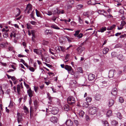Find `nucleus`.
Instances as JSON below:
<instances>
[{
  "label": "nucleus",
  "mask_w": 126,
  "mask_h": 126,
  "mask_svg": "<svg viewBox=\"0 0 126 126\" xmlns=\"http://www.w3.org/2000/svg\"><path fill=\"white\" fill-rule=\"evenodd\" d=\"M75 99L72 96H69L67 98V102L68 104L70 105H73L75 103Z\"/></svg>",
  "instance_id": "nucleus-1"
},
{
  "label": "nucleus",
  "mask_w": 126,
  "mask_h": 126,
  "mask_svg": "<svg viewBox=\"0 0 126 126\" xmlns=\"http://www.w3.org/2000/svg\"><path fill=\"white\" fill-rule=\"evenodd\" d=\"M97 110V109L94 107L90 108L89 110V113L90 114L94 115L96 113Z\"/></svg>",
  "instance_id": "nucleus-2"
},
{
  "label": "nucleus",
  "mask_w": 126,
  "mask_h": 126,
  "mask_svg": "<svg viewBox=\"0 0 126 126\" xmlns=\"http://www.w3.org/2000/svg\"><path fill=\"white\" fill-rule=\"evenodd\" d=\"M16 118L18 124L21 123V122L23 121L22 115L20 113L17 112V114Z\"/></svg>",
  "instance_id": "nucleus-3"
},
{
  "label": "nucleus",
  "mask_w": 126,
  "mask_h": 126,
  "mask_svg": "<svg viewBox=\"0 0 126 126\" xmlns=\"http://www.w3.org/2000/svg\"><path fill=\"white\" fill-rule=\"evenodd\" d=\"M32 6L30 4H28L27 5L25 11V12L27 11V13L29 14L30 13V11H31L32 10Z\"/></svg>",
  "instance_id": "nucleus-4"
},
{
  "label": "nucleus",
  "mask_w": 126,
  "mask_h": 126,
  "mask_svg": "<svg viewBox=\"0 0 126 126\" xmlns=\"http://www.w3.org/2000/svg\"><path fill=\"white\" fill-rule=\"evenodd\" d=\"M85 48L84 47H82L81 45L78 47L76 50L79 54H81L83 51L85 49Z\"/></svg>",
  "instance_id": "nucleus-5"
},
{
  "label": "nucleus",
  "mask_w": 126,
  "mask_h": 126,
  "mask_svg": "<svg viewBox=\"0 0 126 126\" xmlns=\"http://www.w3.org/2000/svg\"><path fill=\"white\" fill-rule=\"evenodd\" d=\"M33 91H32L30 87L27 90V93L30 98V100H31V98L33 96Z\"/></svg>",
  "instance_id": "nucleus-6"
},
{
  "label": "nucleus",
  "mask_w": 126,
  "mask_h": 126,
  "mask_svg": "<svg viewBox=\"0 0 126 126\" xmlns=\"http://www.w3.org/2000/svg\"><path fill=\"white\" fill-rule=\"evenodd\" d=\"M116 73V71L115 70L112 69L110 70L109 72V77L110 78L113 77L114 74Z\"/></svg>",
  "instance_id": "nucleus-7"
},
{
  "label": "nucleus",
  "mask_w": 126,
  "mask_h": 126,
  "mask_svg": "<svg viewBox=\"0 0 126 126\" xmlns=\"http://www.w3.org/2000/svg\"><path fill=\"white\" fill-rule=\"evenodd\" d=\"M65 124L67 126H73V122L70 119L67 120Z\"/></svg>",
  "instance_id": "nucleus-8"
},
{
  "label": "nucleus",
  "mask_w": 126,
  "mask_h": 126,
  "mask_svg": "<svg viewBox=\"0 0 126 126\" xmlns=\"http://www.w3.org/2000/svg\"><path fill=\"white\" fill-rule=\"evenodd\" d=\"M59 111V109L58 108H53L51 111V112L53 114L55 115L57 114Z\"/></svg>",
  "instance_id": "nucleus-9"
},
{
  "label": "nucleus",
  "mask_w": 126,
  "mask_h": 126,
  "mask_svg": "<svg viewBox=\"0 0 126 126\" xmlns=\"http://www.w3.org/2000/svg\"><path fill=\"white\" fill-rule=\"evenodd\" d=\"M50 120L51 122L55 123L57 122V118L56 117L52 116L50 118Z\"/></svg>",
  "instance_id": "nucleus-10"
},
{
  "label": "nucleus",
  "mask_w": 126,
  "mask_h": 126,
  "mask_svg": "<svg viewBox=\"0 0 126 126\" xmlns=\"http://www.w3.org/2000/svg\"><path fill=\"white\" fill-rule=\"evenodd\" d=\"M114 103V101L112 99H110L109 100L108 105L109 107L112 106Z\"/></svg>",
  "instance_id": "nucleus-11"
},
{
  "label": "nucleus",
  "mask_w": 126,
  "mask_h": 126,
  "mask_svg": "<svg viewBox=\"0 0 126 126\" xmlns=\"http://www.w3.org/2000/svg\"><path fill=\"white\" fill-rule=\"evenodd\" d=\"M113 95L116 96L117 94V89L116 88H114L112 90L111 93Z\"/></svg>",
  "instance_id": "nucleus-12"
},
{
  "label": "nucleus",
  "mask_w": 126,
  "mask_h": 126,
  "mask_svg": "<svg viewBox=\"0 0 126 126\" xmlns=\"http://www.w3.org/2000/svg\"><path fill=\"white\" fill-rule=\"evenodd\" d=\"M95 77V75L93 74H90L88 76V79L89 80H92L94 79Z\"/></svg>",
  "instance_id": "nucleus-13"
},
{
  "label": "nucleus",
  "mask_w": 126,
  "mask_h": 126,
  "mask_svg": "<svg viewBox=\"0 0 126 126\" xmlns=\"http://www.w3.org/2000/svg\"><path fill=\"white\" fill-rule=\"evenodd\" d=\"M95 2V0H90L88 1L87 3L88 4L94 5L96 4Z\"/></svg>",
  "instance_id": "nucleus-14"
},
{
  "label": "nucleus",
  "mask_w": 126,
  "mask_h": 126,
  "mask_svg": "<svg viewBox=\"0 0 126 126\" xmlns=\"http://www.w3.org/2000/svg\"><path fill=\"white\" fill-rule=\"evenodd\" d=\"M64 68L68 72L70 71V70H71L72 68V67L70 66H69L67 65H65L64 67Z\"/></svg>",
  "instance_id": "nucleus-15"
},
{
  "label": "nucleus",
  "mask_w": 126,
  "mask_h": 126,
  "mask_svg": "<svg viewBox=\"0 0 126 126\" xmlns=\"http://www.w3.org/2000/svg\"><path fill=\"white\" fill-rule=\"evenodd\" d=\"M117 58L118 59L121 61H123L124 59V57L122 54L119 55L118 56Z\"/></svg>",
  "instance_id": "nucleus-16"
},
{
  "label": "nucleus",
  "mask_w": 126,
  "mask_h": 126,
  "mask_svg": "<svg viewBox=\"0 0 126 126\" xmlns=\"http://www.w3.org/2000/svg\"><path fill=\"white\" fill-rule=\"evenodd\" d=\"M109 50V49L108 48L105 47L103 49V53L104 54H106L108 53Z\"/></svg>",
  "instance_id": "nucleus-17"
},
{
  "label": "nucleus",
  "mask_w": 126,
  "mask_h": 126,
  "mask_svg": "<svg viewBox=\"0 0 126 126\" xmlns=\"http://www.w3.org/2000/svg\"><path fill=\"white\" fill-rule=\"evenodd\" d=\"M6 44H8V43L7 42H6L5 43L4 42H2L0 44V45L1 47L2 48H5V47L6 46L5 45Z\"/></svg>",
  "instance_id": "nucleus-18"
},
{
  "label": "nucleus",
  "mask_w": 126,
  "mask_h": 126,
  "mask_svg": "<svg viewBox=\"0 0 126 126\" xmlns=\"http://www.w3.org/2000/svg\"><path fill=\"white\" fill-rule=\"evenodd\" d=\"M111 123V125L113 126H116L118 124V122L115 120L112 121Z\"/></svg>",
  "instance_id": "nucleus-19"
},
{
  "label": "nucleus",
  "mask_w": 126,
  "mask_h": 126,
  "mask_svg": "<svg viewBox=\"0 0 126 126\" xmlns=\"http://www.w3.org/2000/svg\"><path fill=\"white\" fill-rule=\"evenodd\" d=\"M33 51L38 54H41V52L37 49H33Z\"/></svg>",
  "instance_id": "nucleus-20"
},
{
  "label": "nucleus",
  "mask_w": 126,
  "mask_h": 126,
  "mask_svg": "<svg viewBox=\"0 0 126 126\" xmlns=\"http://www.w3.org/2000/svg\"><path fill=\"white\" fill-rule=\"evenodd\" d=\"M23 109L26 114L29 113V109L26 106H24L23 107Z\"/></svg>",
  "instance_id": "nucleus-21"
},
{
  "label": "nucleus",
  "mask_w": 126,
  "mask_h": 126,
  "mask_svg": "<svg viewBox=\"0 0 126 126\" xmlns=\"http://www.w3.org/2000/svg\"><path fill=\"white\" fill-rule=\"evenodd\" d=\"M98 13L100 14L103 15H104L103 14V13H106L105 11L104 10H97Z\"/></svg>",
  "instance_id": "nucleus-22"
},
{
  "label": "nucleus",
  "mask_w": 126,
  "mask_h": 126,
  "mask_svg": "<svg viewBox=\"0 0 126 126\" xmlns=\"http://www.w3.org/2000/svg\"><path fill=\"white\" fill-rule=\"evenodd\" d=\"M106 27H102L98 31L99 32H103L106 30Z\"/></svg>",
  "instance_id": "nucleus-23"
},
{
  "label": "nucleus",
  "mask_w": 126,
  "mask_h": 126,
  "mask_svg": "<svg viewBox=\"0 0 126 126\" xmlns=\"http://www.w3.org/2000/svg\"><path fill=\"white\" fill-rule=\"evenodd\" d=\"M116 26V25H113L107 28V29L108 30H111L114 28Z\"/></svg>",
  "instance_id": "nucleus-24"
},
{
  "label": "nucleus",
  "mask_w": 126,
  "mask_h": 126,
  "mask_svg": "<svg viewBox=\"0 0 126 126\" xmlns=\"http://www.w3.org/2000/svg\"><path fill=\"white\" fill-rule=\"evenodd\" d=\"M64 110L67 111L69 110V105L67 104H66L64 106Z\"/></svg>",
  "instance_id": "nucleus-25"
},
{
  "label": "nucleus",
  "mask_w": 126,
  "mask_h": 126,
  "mask_svg": "<svg viewBox=\"0 0 126 126\" xmlns=\"http://www.w3.org/2000/svg\"><path fill=\"white\" fill-rule=\"evenodd\" d=\"M89 105V104L87 102H85L83 103V106L85 108H88Z\"/></svg>",
  "instance_id": "nucleus-26"
},
{
  "label": "nucleus",
  "mask_w": 126,
  "mask_h": 126,
  "mask_svg": "<svg viewBox=\"0 0 126 126\" xmlns=\"http://www.w3.org/2000/svg\"><path fill=\"white\" fill-rule=\"evenodd\" d=\"M85 112L82 110L79 111V114L80 116L83 117L84 114Z\"/></svg>",
  "instance_id": "nucleus-27"
},
{
  "label": "nucleus",
  "mask_w": 126,
  "mask_h": 126,
  "mask_svg": "<svg viewBox=\"0 0 126 126\" xmlns=\"http://www.w3.org/2000/svg\"><path fill=\"white\" fill-rule=\"evenodd\" d=\"M79 74V73L78 72H75L74 74L73 75L74 76V78L75 79L78 78Z\"/></svg>",
  "instance_id": "nucleus-28"
},
{
  "label": "nucleus",
  "mask_w": 126,
  "mask_h": 126,
  "mask_svg": "<svg viewBox=\"0 0 126 126\" xmlns=\"http://www.w3.org/2000/svg\"><path fill=\"white\" fill-rule=\"evenodd\" d=\"M51 27L56 29L59 30L60 29V28L59 27L55 25H52L51 26Z\"/></svg>",
  "instance_id": "nucleus-29"
},
{
  "label": "nucleus",
  "mask_w": 126,
  "mask_h": 126,
  "mask_svg": "<svg viewBox=\"0 0 126 126\" xmlns=\"http://www.w3.org/2000/svg\"><path fill=\"white\" fill-rule=\"evenodd\" d=\"M117 117L119 118L120 119H122V116L120 113L119 112H118L117 113Z\"/></svg>",
  "instance_id": "nucleus-30"
},
{
  "label": "nucleus",
  "mask_w": 126,
  "mask_h": 126,
  "mask_svg": "<svg viewBox=\"0 0 126 126\" xmlns=\"http://www.w3.org/2000/svg\"><path fill=\"white\" fill-rule=\"evenodd\" d=\"M112 112L110 110H108L107 113V115L108 117H109L111 115Z\"/></svg>",
  "instance_id": "nucleus-31"
},
{
  "label": "nucleus",
  "mask_w": 126,
  "mask_h": 126,
  "mask_svg": "<svg viewBox=\"0 0 126 126\" xmlns=\"http://www.w3.org/2000/svg\"><path fill=\"white\" fill-rule=\"evenodd\" d=\"M58 12V9L57 8H55L54 9L53 11V14L55 15L57 14Z\"/></svg>",
  "instance_id": "nucleus-32"
},
{
  "label": "nucleus",
  "mask_w": 126,
  "mask_h": 126,
  "mask_svg": "<svg viewBox=\"0 0 126 126\" xmlns=\"http://www.w3.org/2000/svg\"><path fill=\"white\" fill-rule=\"evenodd\" d=\"M49 31H50V30H46L45 32V34H52V33L51 32H49Z\"/></svg>",
  "instance_id": "nucleus-33"
},
{
  "label": "nucleus",
  "mask_w": 126,
  "mask_h": 126,
  "mask_svg": "<svg viewBox=\"0 0 126 126\" xmlns=\"http://www.w3.org/2000/svg\"><path fill=\"white\" fill-rule=\"evenodd\" d=\"M16 9L17 11V12H18V14L16 15V17H17V16H18L19 15L21 11H20V9L18 8H16Z\"/></svg>",
  "instance_id": "nucleus-34"
},
{
  "label": "nucleus",
  "mask_w": 126,
  "mask_h": 126,
  "mask_svg": "<svg viewBox=\"0 0 126 126\" xmlns=\"http://www.w3.org/2000/svg\"><path fill=\"white\" fill-rule=\"evenodd\" d=\"M103 124H104L105 126H109V124L108 122L106 121H102Z\"/></svg>",
  "instance_id": "nucleus-35"
},
{
  "label": "nucleus",
  "mask_w": 126,
  "mask_h": 126,
  "mask_svg": "<svg viewBox=\"0 0 126 126\" xmlns=\"http://www.w3.org/2000/svg\"><path fill=\"white\" fill-rule=\"evenodd\" d=\"M68 72L69 73L72 75H74L75 73L73 70L72 69V68L71 69V70H70V71H69Z\"/></svg>",
  "instance_id": "nucleus-36"
},
{
  "label": "nucleus",
  "mask_w": 126,
  "mask_h": 126,
  "mask_svg": "<svg viewBox=\"0 0 126 126\" xmlns=\"http://www.w3.org/2000/svg\"><path fill=\"white\" fill-rule=\"evenodd\" d=\"M83 7L82 5H78L77 6V8L78 10H80Z\"/></svg>",
  "instance_id": "nucleus-37"
},
{
  "label": "nucleus",
  "mask_w": 126,
  "mask_h": 126,
  "mask_svg": "<svg viewBox=\"0 0 126 126\" xmlns=\"http://www.w3.org/2000/svg\"><path fill=\"white\" fill-rule=\"evenodd\" d=\"M122 46V45L121 44H118L115 46L114 47V48H117L121 47Z\"/></svg>",
  "instance_id": "nucleus-38"
},
{
  "label": "nucleus",
  "mask_w": 126,
  "mask_h": 126,
  "mask_svg": "<svg viewBox=\"0 0 126 126\" xmlns=\"http://www.w3.org/2000/svg\"><path fill=\"white\" fill-rule=\"evenodd\" d=\"M80 31L78 30L75 31V33L74 34V35L76 37L79 34Z\"/></svg>",
  "instance_id": "nucleus-39"
},
{
  "label": "nucleus",
  "mask_w": 126,
  "mask_h": 126,
  "mask_svg": "<svg viewBox=\"0 0 126 126\" xmlns=\"http://www.w3.org/2000/svg\"><path fill=\"white\" fill-rule=\"evenodd\" d=\"M3 33V36L4 37L6 38L8 36V33L6 32H5L4 33Z\"/></svg>",
  "instance_id": "nucleus-40"
},
{
  "label": "nucleus",
  "mask_w": 126,
  "mask_h": 126,
  "mask_svg": "<svg viewBox=\"0 0 126 126\" xmlns=\"http://www.w3.org/2000/svg\"><path fill=\"white\" fill-rule=\"evenodd\" d=\"M35 11H36V15L38 17H40V13L39 11L37 10L36 9H35Z\"/></svg>",
  "instance_id": "nucleus-41"
},
{
  "label": "nucleus",
  "mask_w": 126,
  "mask_h": 126,
  "mask_svg": "<svg viewBox=\"0 0 126 126\" xmlns=\"http://www.w3.org/2000/svg\"><path fill=\"white\" fill-rule=\"evenodd\" d=\"M28 69L31 71L32 72H33L35 71L34 69L32 67L30 66Z\"/></svg>",
  "instance_id": "nucleus-42"
},
{
  "label": "nucleus",
  "mask_w": 126,
  "mask_h": 126,
  "mask_svg": "<svg viewBox=\"0 0 126 126\" xmlns=\"http://www.w3.org/2000/svg\"><path fill=\"white\" fill-rule=\"evenodd\" d=\"M119 102L121 103H123L124 101V100L122 97H120L119 98Z\"/></svg>",
  "instance_id": "nucleus-43"
},
{
  "label": "nucleus",
  "mask_w": 126,
  "mask_h": 126,
  "mask_svg": "<svg viewBox=\"0 0 126 126\" xmlns=\"http://www.w3.org/2000/svg\"><path fill=\"white\" fill-rule=\"evenodd\" d=\"M86 100L87 101V102L88 103V102H90L92 100L91 98L90 97H87L86 99Z\"/></svg>",
  "instance_id": "nucleus-44"
},
{
  "label": "nucleus",
  "mask_w": 126,
  "mask_h": 126,
  "mask_svg": "<svg viewBox=\"0 0 126 126\" xmlns=\"http://www.w3.org/2000/svg\"><path fill=\"white\" fill-rule=\"evenodd\" d=\"M13 106V103L11 101H10V104L8 106V107L10 108H11Z\"/></svg>",
  "instance_id": "nucleus-45"
},
{
  "label": "nucleus",
  "mask_w": 126,
  "mask_h": 126,
  "mask_svg": "<svg viewBox=\"0 0 126 126\" xmlns=\"http://www.w3.org/2000/svg\"><path fill=\"white\" fill-rule=\"evenodd\" d=\"M34 91H35V92L36 93H37V90L39 89L38 87V86H34Z\"/></svg>",
  "instance_id": "nucleus-46"
},
{
  "label": "nucleus",
  "mask_w": 126,
  "mask_h": 126,
  "mask_svg": "<svg viewBox=\"0 0 126 126\" xmlns=\"http://www.w3.org/2000/svg\"><path fill=\"white\" fill-rule=\"evenodd\" d=\"M78 70L79 72L80 73H82L83 72V70L81 67L78 68Z\"/></svg>",
  "instance_id": "nucleus-47"
},
{
  "label": "nucleus",
  "mask_w": 126,
  "mask_h": 126,
  "mask_svg": "<svg viewBox=\"0 0 126 126\" xmlns=\"http://www.w3.org/2000/svg\"><path fill=\"white\" fill-rule=\"evenodd\" d=\"M125 24H126V22L125 21L123 20L121 21V26L123 27Z\"/></svg>",
  "instance_id": "nucleus-48"
},
{
  "label": "nucleus",
  "mask_w": 126,
  "mask_h": 126,
  "mask_svg": "<svg viewBox=\"0 0 126 126\" xmlns=\"http://www.w3.org/2000/svg\"><path fill=\"white\" fill-rule=\"evenodd\" d=\"M17 91H20V85L18 84L17 85Z\"/></svg>",
  "instance_id": "nucleus-49"
},
{
  "label": "nucleus",
  "mask_w": 126,
  "mask_h": 126,
  "mask_svg": "<svg viewBox=\"0 0 126 126\" xmlns=\"http://www.w3.org/2000/svg\"><path fill=\"white\" fill-rule=\"evenodd\" d=\"M34 13V12L33 11L30 14V16H31V17L32 18H34L33 16Z\"/></svg>",
  "instance_id": "nucleus-50"
},
{
  "label": "nucleus",
  "mask_w": 126,
  "mask_h": 126,
  "mask_svg": "<svg viewBox=\"0 0 126 126\" xmlns=\"http://www.w3.org/2000/svg\"><path fill=\"white\" fill-rule=\"evenodd\" d=\"M71 24L72 25L75 26L76 25V23L74 21H72L71 22Z\"/></svg>",
  "instance_id": "nucleus-51"
},
{
  "label": "nucleus",
  "mask_w": 126,
  "mask_h": 126,
  "mask_svg": "<svg viewBox=\"0 0 126 126\" xmlns=\"http://www.w3.org/2000/svg\"><path fill=\"white\" fill-rule=\"evenodd\" d=\"M85 118L87 121H89L90 120V118L88 115H86L85 117Z\"/></svg>",
  "instance_id": "nucleus-52"
},
{
  "label": "nucleus",
  "mask_w": 126,
  "mask_h": 126,
  "mask_svg": "<svg viewBox=\"0 0 126 126\" xmlns=\"http://www.w3.org/2000/svg\"><path fill=\"white\" fill-rule=\"evenodd\" d=\"M83 36V34L80 33L79 34V35H78L77 37L78 38H81Z\"/></svg>",
  "instance_id": "nucleus-53"
},
{
  "label": "nucleus",
  "mask_w": 126,
  "mask_h": 126,
  "mask_svg": "<svg viewBox=\"0 0 126 126\" xmlns=\"http://www.w3.org/2000/svg\"><path fill=\"white\" fill-rule=\"evenodd\" d=\"M33 111V109H32V107L31 106L30 107V115L31 116L32 114V112Z\"/></svg>",
  "instance_id": "nucleus-54"
},
{
  "label": "nucleus",
  "mask_w": 126,
  "mask_h": 126,
  "mask_svg": "<svg viewBox=\"0 0 126 126\" xmlns=\"http://www.w3.org/2000/svg\"><path fill=\"white\" fill-rule=\"evenodd\" d=\"M34 104L36 107H37V102L36 100H35L33 102Z\"/></svg>",
  "instance_id": "nucleus-55"
},
{
  "label": "nucleus",
  "mask_w": 126,
  "mask_h": 126,
  "mask_svg": "<svg viewBox=\"0 0 126 126\" xmlns=\"http://www.w3.org/2000/svg\"><path fill=\"white\" fill-rule=\"evenodd\" d=\"M48 42L46 41H44L43 42V44L44 45H46L48 44Z\"/></svg>",
  "instance_id": "nucleus-56"
},
{
  "label": "nucleus",
  "mask_w": 126,
  "mask_h": 126,
  "mask_svg": "<svg viewBox=\"0 0 126 126\" xmlns=\"http://www.w3.org/2000/svg\"><path fill=\"white\" fill-rule=\"evenodd\" d=\"M70 55L69 54H67L66 55L65 57V59L66 60H68V58L69 56Z\"/></svg>",
  "instance_id": "nucleus-57"
},
{
  "label": "nucleus",
  "mask_w": 126,
  "mask_h": 126,
  "mask_svg": "<svg viewBox=\"0 0 126 126\" xmlns=\"http://www.w3.org/2000/svg\"><path fill=\"white\" fill-rule=\"evenodd\" d=\"M66 38L67 39V40L70 43L71 42V40L69 37L67 36Z\"/></svg>",
  "instance_id": "nucleus-58"
},
{
  "label": "nucleus",
  "mask_w": 126,
  "mask_h": 126,
  "mask_svg": "<svg viewBox=\"0 0 126 126\" xmlns=\"http://www.w3.org/2000/svg\"><path fill=\"white\" fill-rule=\"evenodd\" d=\"M121 34V32H117L115 34V35L116 36H117L120 35Z\"/></svg>",
  "instance_id": "nucleus-59"
},
{
  "label": "nucleus",
  "mask_w": 126,
  "mask_h": 126,
  "mask_svg": "<svg viewBox=\"0 0 126 126\" xmlns=\"http://www.w3.org/2000/svg\"><path fill=\"white\" fill-rule=\"evenodd\" d=\"M59 47H60L61 48V51H64V47H62L61 46H59Z\"/></svg>",
  "instance_id": "nucleus-60"
},
{
  "label": "nucleus",
  "mask_w": 126,
  "mask_h": 126,
  "mask_svg": "<svg viewBox=\"0 0 126 126\" xmlns=\"http://www.w3.org/2000/svg\"><path fill=\"white\" fill-rule=\"evenodd\" d=\"M16 78L15 76L12 77L11 79L13 81L15 80H16Z\"/></svg>",
  "instance_id": "nucleus-61"
},
{
  "label": "nucleus",
  "mask_w": 126,
  "mask_h": 126,
  "mask_svg": "<svg viewBox=\"0 0 126 126\" xmlns=\"http://www.w3.org/2000/svg\"><path fill=\"white\" fill-rule=\"evenodd\" d=\"M31 23L32 24V25H35L36 23V22H35L34 21H31Z\"/></svg>",
  "instance_id": "nucleus-62"
},
{
  "label": "nucleus",
  "mask_w": 126,
  "mask_h": 126,
  "mask_svg": "<svg viewBox=\"0 0 126 126\" xmlns=\"http://www.w3.org/2000/svg\"><path fill=\"white\" fill-rule=\"evenodd\" d=\"M74 122L76 124V125H78V122L77 120H75Z\"/></svg>",
  "instance_id": "nucleus-63"
},
{
  "label": "nucleus",
  "mask_w": 126,
  "mask_h": 126,
  "mask_svg": "<svg viewBox=\"0 0 126 126\" xmlns=\"http://www.w3.org/2000/svg\"><path fill=\"white\" fill-rule=\"evenodd\" d=\"M35 31L33 30L31 31V32L32 35H34L35 34Z\"/></svg>",
  "instance_id": "nucleus-64"
}]
</instances>
